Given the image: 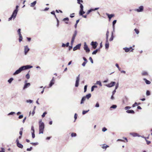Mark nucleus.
I'll return each instance as SVG.
<instances>
[{
  "label": "nucleus",
  "instance_id": "c85d7f7f",
  "mask_svg": "<svg viewBox=\"0 0 152 152\" xmlns=\"http://www.w3.org/2000/svg\"><path fill=\"white\" fill-rule=\"evenodd\" d=\"M91 96V94H87L86 96V98H87L88 99Z\"/></svg>",
  "mask_w": 152,
  "mask_h": 152
},
{
  "label": "nucleus",
  "instance_id": "a18cd8bd",
  "mask_svg": "<svg viewBox=\"0 0 152 152\" xmlns=\"http://www.w3.org/2000/svg\"><path fill=\"white\" fill-rule=\"evenodd\" d=\"M131 108V107L129 106H126L125 107L124 109L125 110H127L128 109H130Z\"/></svg>",
  "mask_w": 152,
  "mask_h": 152
},
{
  "label": "nucleus",
  "instance_id": "8fccbe9b",
  "mask_svg": "<svg viewBox=\"0 0 152 152\" xmlns=\"http://www.w3.org/2000/svg\"><path fill=\"white\" fill-rule=\"evenodd\" d=\"M146 94L147 96H149V95H150V92L148 91H146Z\"/></svg>",
  "mask_w": 152,
  "mask_h": 152
},
{
  "label": "nucleus",
  "instance_id": "f704fd0d",
  "mask_svg": "<svg viewBox=\"0 0 152 152\" xmlns=\"http://www.w3.org/2000/svg\"><path fill=\"white\" fill-rule=\"evenodd\" d=\"M13 80V78L12 77L10 78L8 81V82L9 83H11L12 81Z\"/></svg>",
  "mask_w": 152,
  "mask_h": 152
},
{
  "label": "nucleus",
  "instance_id": "7c9ffc66",
  "mask_svg": "<svg viewBox=\"0 0 152 152\" xmlns=\"http://www.w3.org/2000/svg\"><path fill=\"white\" fill-rule=\"evenodd\" d=\"M113 34L112 33V34L111 37L109 39V41H112L113 40Z\"/></svg>",
  "mask_w": 152,
  "mask_h": 152
},
{
  "label": "nucleus",
  "instance_id": "393cba45",
  "mask_svg": "<svg viewBox=\"0 0 152 152\" xmlns=\"http://www.w3.org/2000/svg\"><path fill=\"white\" fill-rule=\"evenodd\" d=\"M36 1H34L31 4V7H34L36 4Z\"/></svg>",
  "mask_w": 152,
  "mask_h": 152
},
{
  "label": "nucleus",
  "instance_id": "6e6552de",
  "mask_svg": "<svg viewBox=\"0 0 152 152\" xmlns=\"http://www.w3.org/2000/svg\"><path fill=\"white\" fill-rule=\"evenodd\" d=\"M115 82H112L106 85V86L108 87H111L115 85Z\"/></svg>",
  "mask_w": 152,
  "mask_h": 152
},
{
  "label": "nucleus",
  "instance_id": "4d7b16f0",
  "mask_svg": "<svg viewBox=\"0 0 152 152\" xmlns=\"http://www.w3.org/2000/svg\"><path fill=\"white\" fill-rule=\"evenodd\" d=\"M89 59L91 61V63H93V60L92 58L91 57H89Z\"/></svg>",
  "mask_w": 152,
  "mask_h": 152
},
{
  "label": "nucleus",
  "instance_id": "bb28decb",
  "mask_svg": "<svg viewBox=\"0 0 152 152\" xmlns=\"http://www.w3.org/2000/svg\"><path fill=\"white\" fill-rule=\"evenodd\" d=\"M109 146L106 144H104L103 146H102V148L103 149H106L107 147H108Z\"/></svg>",
  "mask_w": 152,
  "mask_h": 152
},
{
  "label": "nucleus",
  "instance_id": "864d4df0",
  "mask_svg": "<svg viewBox=\"0 0 152 152\" xmlns=\"http://www.w3.org/2000/svg\"><path fill=\"white\" fill-rule=\"evenodd\" d=\"M137 105V103L136 102H135V103L132 105V107H134L136 105Z\"/></svg>",
  "mask_w": 152,
  "mask_h": 152
},
{
  "label": "nucleus",
  "instance_id": "58836bf2",
  "mask_svg": "<svg viewBox=\"0 0 152 152\" xmlns=\"http://www.w3.org/2000/svg\"><path fill=\"white\" fill-rule=\"evenodd\" d=\"M98 51V49H96V50H94L92 53V54H93V55L95 54Z\"/></svg>",
  "mask_w": 152,
  "mask_h": 152
},
{
  "label": "nucleus",
  "instance_id": "6e6d98bb",
  "mask_svg": "<svg viewBox=\"0 0 152 152\" xmlns=\"http://www.w3.org/2000/svg\"><path fill=\"white\" fill-rule=\"evenodd\" d=\"M32 149V147H31L30 148H28L27 149V151H31Z\"/></svg>",
  "mask_w": 152,
  "mask_h": 152
},
{
  "label": "nucleus",
  "instance_id": "c756f323",
  "mask_svg": "<svg viewBox=\"0 0 152 152\" xmlns=\"http://www.w3.org/2000/svg\"><path fill=\"white\" fill-rule=\"evenodd\" d=\"M19 35V41L20 42L22 40L23 37L21 34Z\"/></svg>",
  "mask_w": 152,
  "mask_h": 152
},
{
  "label": "nucleus",
  "instance_id": "5701e85b",
  "mask_svg": "<svg viewBox=\"0 0 152 152\" xmlns=\"http://www.w3.org/2000/svg\"><path fill=\"white\" fill-rule=\"evenodd\" d=\"M86 99V97L85 96L83 97L81 101L80 104H82L84 103V101Z\"/></svg>",
  "mask_w": 152,
  "mask_h": 152
},
{
  "label": "nucleus",
  "instance_id": "5fc2aeb1",
  "mask_svg": "<svg viewBox=\"0 0 152 152\" xmlns=\"http://www.w3.org/2000/svg\"><path fill=\"white\" fill-rule=\"evenodd\" d=\"M77 3L79 4H80V2H83V1L82 0H77Z\"/></svg>",
  "mask_w": 152,
  "mask_h": 152
},
{
  "label": "nucleus",
  "instance_id": "dca6fc26",
  "mask_svg": "<svg viewBox=\"0 0 152 152\" xmlns=\"http://www.w3.org/2000/svg\"><path fill=\"white\" fill-rule=\"evenodd\" d=\"M99 8H95V9H91L89 10H88L87 12H86V14L87 15H88L90 13V12H91L93 11H95V10H98V9H99Z\"/></svg>",
  "mask_w": 152,
  "mask_h": 152
},
{
  "label": "nucleus",
  "instance_id": "37998d69",
  "mask_svg": "<svg viewBox=\"0 0 152 152\" xmlns=\"http://www.w3.org/2000/svg\"><path fill=\"white\" fill-rule=\"evenodd\" d=\"M20 30H21V29L20 28L18 29V33L19 35L21 34Z\"/></svg>",
  "mask_w": 152,
  "mask_h": 152
},
{
  "label": "nucleus",
  "instance_id": "ddd939ff",
  "mask_svg": "<svg viewBox=\"0 0 152 152\" xmlns=\"http://www.w3.org/2000/svg\"><path fill=\"white\" fill-rule=\"evenodd\" d=\"M29 50V49L27 46H26L24 47V52L25 55H26Z\"/></svg>",
  "mask_w": 152,
  "mask_h": 152
},
{
  "label": "nucleus",
  "instance_id": "b1692460",
  "mask_svg": "<svg viewBox=\"0 0 152 152\" xmlns=\"http://www.w3.org/2000/svg\"><path fill=\"white\" fill-rule=\"evenodd\" d=\"M17 146L19 148H22L23 147V146L20 143H19L17 144Z\"/></svg>",
  "mask_w": 152,
  "mask_h": 152
},
{
  "label": "nucleus",
  "instance_id": "e433bc0d",
  "mask_svg": "<svg viewBox=\"0 0 152 152\" xmlns=\"http://www.w3.org/2000/svg\"><path fill=\"white\" fill-rule=\"evenodd\" d=\"M134 31H135V32H136V33L137 34H138L139 33V30H138V29H137V28H135L134 30Z\"/></svg>",
  "mask_w": 152,
  "mask_h": 152
},
{
  "label": "nucleus",
  "instance_id": "69168bd1",
  "mask_svg": "<svg viewBox=\"0 0 152 152\" xmlns=\"http://www.w3.org/2000/svg\"><path fill=\"white\" fill-rule=\"evenodd\" d=\"M87 62H83L82 64V65L83 66H85V65L87 63Z\"/></svg>",
  "mask_w": 152,
  "mask_h": 152
},
{
  "label": "nucleus",
  "instance_id": "9b49d317",
  "mask_svg": "<svg viewBox=\"0 0 152 152\" xmlns=\"http://www.w3.org/2000/svg\"><path fill=\"white\" fill-rule=\"evenodd\" d=\"M85 13V12L83 11V10H82V11H81V10H80V12H79L80 15H82L83 17L86 18L87 17V15H83Z\"/></svg>",
  "mask_w": 152,
  "mask_h": 152
},
{
  "label": "nucleus",
  "instance_id": "f03ea898",
  "mask_svg": "<svg viewBox=\"0 0 152 152\" xmlns=\"http://www.w3.org/2000/svg\"><path fill=\"white\" fill-rule=\"evenodd\" d=\"M19 7L18 5L16 6L15 9L11 17L9 18V21L11 20L12 18L14 19L15 18L18 10V8Z\"/></svg>",
  "mask_w": 152,
  "mask_h": 152
},
{
  "label": "nucleus",
  "instance_id": "4468645a",
  "mask_svg": "<svg viewBox=\"0 0 152 152\" xmlns=\"http://www.w3.org/2000/svg\"><path fill=\"white\" fill-rule=\"evenodd\" d=\"M55 79L54 77H53L52 80L50 82L49 84V87H51L54 83Z\"/></svg>",
  "mask_w": 152,
  "mask_h": 152
},
{
  "label": "nucleus",
  "instance_id": "e2e57ef3",
  "mask_svg": "<svg viewBox=\"0 0 152 152\" xmlns=\"http://www.w3.org/2000/svg\"><path fill=\"white\" fill-rule=\"evenodd\" d=\"M116 66L118 68L119 70H120V68L119 66V65L118 64H115Z\"/></svg>",
  "mask_w": 152,
  "mask_h": 152
},
{
  "label": "nucleus",
  "instance_id": "79ce46f5",
  "mask_svg": "<svg viewBox=\"0 0 152 152\" xmlns=\"http://www.w3.org/2000/svg\"><path fill=\"white\" fill-rule=\"evenodd\" d=\"M88 111H89V110H87V111H85V110L83 111V112H82L83 114V115L87 113L88 112Z\"/></svg>",
  "mask_w": 152,
  "mask_h": 152
},
{
  "label": "nucleus",
  "instance_id": "7ed1b4c3",
  "mask_svg": "<svg viewBox=\"0 0 152 152\" xmlns=\"http://www.w3.org/2000/svg\"><path fill=\"white\" fill-rule=\"evenodd\" d=\"M39 134H43V133L44 124V123L42 122V120H41L39 122Z\"/></svg>",
  "mask_w": 152,
  "mask_h": 152
},
{
  "label": "nucleus",
  "instance_id": "4c0bfd02",
  "mask_svg": "<svg viewBox=\"0 0 152 152\" xmlns=\"http://www.w3.org/2000/svg\"><path fill=\"white\" fill-rule=\"evenodd\" d=\"M30 144L31 145H38V142H35V143H34V142H31L30 143Z\"/></svg>",
  "mask_w": 152,
  "mask_h": 152
},
{
  "label": "nucleus",
  "instance_id": "c9c22d12",
  "mask_svg": "<svg viewBox=\"0 0 152 152\" xmlns=\"http://www.w3.org/2000/svg\"><path fill=\"white\" fill-rule=\"evenodd\" d=\"M77 135V134L76 133H71V136L72 137H75Z\"/></svg>",
  "mask_w": 152,
  "mask_h": 152
},
{
  "label": "nucleus",
  "instance_id": "cd10ccee",
  "mask_svg": "<svg viewBox=\"0 0 152 152\" xmlns=\"http://www.w3.org/2000/svg\"><path fill=\"white\" fill-rule=\"evenodd\" d=\"M109 34V31L108 30L106 33V40H108V36Z\"/></svg>",
  "mask_w": 152,
  "mask_h": 152
},
{
  "label": "nucleus",
  "instance_id": "20e7f679",
  "mask_svg": "<svg viewBox=\"0 0 152 152\" xmlns=\"http://www.w3.org/2000/svg\"><path fill=\"white\" fill-rule=\"evenodd\" d=\"M77 31H75L74 32V34L73 35V36L71 41V44L72 45L73 44V43L75 37L77 34Z\"/></svg>",
  "mask_w": 152,
  "mask_h": 152
},
{
  "label": "nucleus",
  "instance_id": "72a5a7b5",
  "mask_svg": "<svg viewBox=\"0 0 152 152\" xmlns=\"http://www.w3.org/2000/svg\"><path fill=\"white\" fill-rule=\"evenodd\" d=\"M23 128H22L20 129L19 134L21 136H22L23 133Z\"/></svg>",
  "mask_w": 152,
  "mask_h": 152
},
{
  "label": "nucleus",
  "instance_id": "de8ad7c7",
  "mask_svg": "<svg viewBox=\"0 0 152 152\" xmlns=\"http://www.w3.org/2000/svg\"><path fill=\"white\" fill-rule=\"evenodd\" d=\"M47 113L46 112H45L44 113H43V114L42 115V117H43V118L45 116V115H46L47 114Z\"/></svg>",
  "mask_w": 152,
  "mask_h": 152
},
{
  "label": "nucleus",
  "instance_id": "774afa93",
  "mask_svg": "<svg viewBox=\"0 0 152 152\" xmlns=\"http://www.w3.org/2000/svg\"><path fill=\"white\" fill-rule=\"evenodd\" d=\"M0 152H5L4 149L3 148H1V150L0 151Z\"/></svg>",
  "mask_w": 152,
  "mask_h": 152
},
{
  "label": "nucleus",
  "instance_id": "680f3d73",
  "mask_svg": "<svg viewBox=\"0 0 152 152\" xmlns=\"http://www.w3.org/2000/svg\"><path fill=\"white\" fill-rule=\"evenodd\" d=\"M51 14L54 15H55V17L56 18V15L55 14V12L54 11H53L51 12Z\"/></svg>",
  "mask_w": 152,
  "mask_h": 152
},
{
  "label": "nucleus",
  "instance_id": "9d476101",
  "mask_svg": "<svg viewBox=\"0 0 152 152\" xmlns=\"http://www.w3.org/2000/svg\"><path fill=\"white\" fill-rule=\"evenodd\" d=\"M124 49L126 52H128L130 51H133L134 50V49H132V47H130L129 48H124Z\"/></svg>",
  "mask_w": 152,
  "mask_h": 152
},
{
  "label": "nucleus",
  "instance_id": "c03bdc74",
  "mask_svg": "<svg viewBox=\"0 0 152 152\" xmlns=\"http://www.w3.org/2000/svg\"><path fill=\"white\" fill-rule=\"evenodd\" d=\"M26 78L28 79H29L30 78V75L28 73L26 75Z\"/></svg>",
  "mask_w": 152,
  "mask_h": 152
},
{
  "label": "nucleus",
  "instance_id": "09e8293b",
  "mask_svg": "<svg viewBox=\"0 0 152 152\" xmlns=\"http://www.w3.org/2000/svg\"><path fill=\"white\" fill-rule=\"evenodd\" d=\"M116 20H114L113 22V27L114 26V25H115V24L116 23Z\"/></svg>",
  "mask_w": 152,
  "mask_h": 152
},
{
  "label": "nucleus",
  "instance_id": "13d9d810",
  "mask_svg": "<svg viewBox=\"0 0 152 152\" xmlns=\"http://www.w3.org/2000/svg\"><path fill=\"white\" fill-rule=\"evenodd\" d=\"M107 130V129L105 127H104L102 129V131L103 132H104Z\"/></svg>",
  "mask_w": 152,
  "mask_h": 152
},
{
  "label": "nucleus",
  "instance_id": "603ef678",
  "mask_svg": "<svg viewBox=\"0 0 152 152\" xmlns=\"http://www.w3.org/2000/svg\"><path fill=\"white\" fill-rule=\"evenodd\" d=\"M87 88V85L85 86H84V92H85L86 91Z\"/></svg>",
  "mask_w": 152,
  "mask_h": 152
},
{
  "label": "nucleus",
  "instance_id": "2eb2a0df",
  "mask_svg": "<svg viewBox=\"0 0 152 152\" xmlns=\"http://www.w3.org/2000/svg\"><path fill=\"white\" fill-rule=\"evenodd\" d=\"M106 15L108 16L110 21V19L112 18L115 16V15L114 14H109L108 13H106Z\"/></svg>",
  "mask_w": 152,
  "mask_h": 152
},
{
  "label": "nucleus",
  "instance_id": "412c9836",
  "mask_svg": "<svg viewBox=\"0 0 152 152\" xmlns=\"http://www.w3.org/2000/svg\"><path fill=\"white\" fill-rule=\"evenodd\" d=\"M30 83H26L25 85L24 86L23 88V89H24L25 88H27L29 86H30Z\"/></svg>",
  "mask_w": 152,
  "mask_h": 152
},
{
  "label": "nucleus",
  "instance_id": "f8f14e48",
  "mask_svg": "<svg viewBox=\"0 0 152 152\" xmlns=\"http://www.w3.org/2000/svg\"><path fill=\"white\" fill-rule=\"evenodd\" d=\"M81 46L80 44H78L76 46L74 47L73 49V50L74 51H75L77 49H80V47Z\"/></svg>",
  "mask_w": 152,
  "mask_h": 152
},
{
  "label": "nucleus",
  "instance_id": "39448f33",
  "mask_svg": "<svg viewBox=\"0 0 152 152\" xmlns=\"http://www.w3.org/2000/svg\"><path fill=\"white\" fill-rule=\"evenodd\" d=\"M91 45L92 46L93 48L94 49H95L96 48L98 44L96 42H94L92 41L91 43Z\"/></svg>",
  "mask_w": 152,
  "mask_h": 152
},
{
  "label": "nucleus",
  "instance_id": "f3484780",
  "mask_svg": "<svg viewBox=\"0 0 152 152\" xmlns=\"http://www.w3.org/2000/svg\"><path fill=\"white\" fill-rule=\"evenodd\" d=\"M99 8H95V9H91L89 10H88L87 12H86V14L87 15H88L90 13V12H91L93 11H95V10H98V9H99Z\"/></svg>",
  "mask_w": 152,
  "mask_h": 152
},
{
  "label": "nucleus",
  "instance_id": "423d86ee",
  "mask_svg": "<svg viewBox=\"0 0 152 152\" xmlns=\"http://www.w3.org/2000/svg\"><path fill=\"white\" fill-rule=\"evenodd\" d=\"M80 80V75H79L76 77V81L75 84L76 87H78L79 85V81Z\"/></svg>",
  "mask_w": 152,
  "mask_h": 152
},
{
  "label": "nucleus",
  "instance_id": "6ab92c4d",
  "mask_svg": "<svg viewBox=\"0 0 152 152\" xmlns=\"http://www.w3.org/2000/svg\"><path fill=\"white\" fill-rule=\"evenodd\" d=\"M69 18H64L63 20V21H64L66 24H68L69 21Z\"/></svg>",
  "mask_w": 152,
  "mask_h": 152
},
{
  "label": "nucleus",
  "instance_id": "f257e3e1",
  "mask_svg": "<svg viewBox=\"0 0 152 152\" xmlns=\"http://www.w3.org/2000/svg\"><path fill=\"white\" fill-rule=\"evenodd\" d=\"M32 67V66L30 65H26L20 67L18 70H17L13 74L14 75H15L20 73L21 71L26 70Z\"/></svg>",
  "mask_w": 152,
  "mask_h": 152
},
{
  "label": "nucleus",
  "instance_id": "052dcab7",
  "mask_svg": "<svg viewBox=\"0 0 152 152\" xmlns=\"http://www.w3.org/2000/svg\"><path fill=\"white\" fill-rule=\"evenodd\" d=\"M77 115L76 114V113H75V115H74V118H75V121L77 119Z\"/></svg>",
  "mask_w": 152,
  "mask_h": 152
},
{
  "label": "nucleus",
  "instance_id": "0e129e2a",
  "mask_svg": "<svg viewBox=\"0 0 152 152\" xmlns=\"http://www.w3.org/2000/svg\"><path fill=\"white\" fill-rule=\"evenodd\" d=\"M99 104L98 102H97L96 103L95 107H99Z\"/></svg>",
  "mask_w": 152,
  "mask_h": 152
},
{
  "label": "nucleus",
  "instance_id": "bf43d9fd",
  "mask_svg": "<svg viewBox=\"0 0 152 152\" xmlns=\"http://www.w3.org/2000/svg\"><path fill=\"white\" fill-rule=\"evenodd\" d=\"M31 130L32 131V132H34V129L33 126H32L31 127Z\"/></svg>",
  "mask_w": 152,
  "mask_h": 152
},
{
  "label": "nucleus",
  "instance_id": "1a4fd4ad",
  "mask_svg": "<svg viewBox=\"0 0 152 152\" xmlns=\"http://www.w3.org/2000/svg\"><path fill=\"white\" fill-rule=\"evenodd\" d=\"M134 10L138 12H142L143 10V7L142 6H140L139 8L135 9Z\"/></svg>",
  "mask_w": 152,
  "mask_h": 152
},
{
  "label": "nucleus",
  "instance_id": "aec40b11",
  "mask_svg": "<svg viewBox=\"0 0 152 152\" xmlns=\"http://www.w3.org/2000/svg\"><path fill=\"white\" fill-rule=\"evenodd\" d=\"M126 113H131V114H134L135 112L134 111L132 110H128L126 111Z\"/></svg>",
  "mask_w": 152,
  "mask_h": 152
},
{
  "label": "nucleus",
  "instance_id": "3c124183",
  "mask_svg": "<svg viewBox=\"0 0 152 152\" xmlns=\"http://www.w3.org/2000/svg\"><path fill=\"white\" fill-rule=\"evenodd\" d=\"M32 137L33 138H34L35 137V135L34 134V132H32Z\"/></svg>",
  "mask_w": 152,
  "mask_h": 152
},
{
  "label": "nucleus",
  "instance_id": "338daca9",
  "mask_svg": "<svg viewBox=\"0 0 152 152\" xmlns=\"http://www.w3.org/2000/svg\"><path fill=\"white\" fill-rule=\"evenodd\" d=\"M27 102H30V103H31L32 102V101L31 100H27Z\"/></svg>",
  "mask_w": 152,
  "mask_h": 152
},
{
  "label": "nucleus",
  "instance_id": "a211bd4d",
  "mask_svg": "<svg viewBox=\"0 0 152 152\" xmlns=\"http://www.w3.org/2000/svg\"><path fill=\"white\" fill-rule=\"evenodd\" d=\"M105 45L106 49L108 48L109 47V43L108 42V40H106Z\"/></svg>",
  "mask_w": 152,
  "mask_h": 152
},
{
  "label": "nucleus",
  "instance_id": "4be33fe9",
  "mask_svg": "<svg viewBox=\"0 0 152 152\" xmlns=\"http://www.w3.org/2000/svg\"><path fill=\"white\" fill-rule=\"evenodd\" d=\"M143 80L145 81V83L147 84H149L151 83V82L148 80L146 78H144Z\"/></svg>",
  "mask_w": 152,
  "mask_h": 152
},
{
  "label": "nucleus",
  "instance_id": "49530a36",
  "mask_svg": "<svg viewBox=\"0 0 152 152\" xmlns=\"http://www.w3.org/2000/svg\"><path fill=\"white\" fill-rule=\"evenodd\" d=\"M116 107H117V106L116 105H113L110 107V108H113L114 109H115V108H116Z\"/></svg>",
  "mask_w": 152,
  "mask_h": 152
},
{
  "label": "nucleus",
  "instance_id": "a878e982",
  "mask_svg": "<svg viewBox=\"0 0 152 152\" xmlns=\"http://www.w3.org/2000/svg\"><path fill=\"white\" fill-rule=\"evenodd\" d=\"M142 75L143 76L147 75H148V73L146 72L143 71L142 73Z\"/></svg>",
  "mask_w": 152,
  "mask_h": 152
},
{
  "label": "nucleus",
  "instance_id": "473e14b6",
  "mask_svg": "<svg viewBox=\"0 0 152 152\" xmlns=\"http://www.w3.org/2000/svg\"><path fill=\"white\" fill-rule=\"evenodd\" d=\"M96 84L99 85L100 86H102L101 83L100 81H97L96 83Z\"/></svg>",
  "mask_w": 152,
  "mask_h": 152
},
{
  "label": "nucleus",
  "instance_id": "ea45409f",
  "mask_svg": "<svg viewBox=\"0 0 152 152\" xmlns=\"http://www.w3.org/2000/svg\"><path fill=\"white\" fill-rule=\"evenodd\" d=\"M35 108H36V106H34V110L32 111V116H33L34 115V113H35Z\"/></svg>",
  "mask_w": 152,
  "mask_h": 152
},
{
  "label": "nucleus",
  "instance_id": "a19ab883",
  "mask_svg": "<svg viewBox=\"0 0 152 152\" xmlns=\"http://www.w3.org/2000/svg\"><path fill=\"white\" fill-rule=\"evenodd\" d=\"M80 4V10H81V11H82V10H83V7L82 4Z\"/></svg>",
  "mask_w": 152,
  "mask_h": 152
},
{
  "label": "nucleus",
  "instance_id": "0eeeda50",
  "mask_svg": "<svg viewBox=\"0 0 152 152\" xmlns=\"http://www.w3.org/2000/svg\"><path fill=\"white\" fill-rule=\"evenodd\" d=\"M84 48L85 50H86V52L87 53H89L90 51L87 45L86 44V43H85L84 45Z\"/></svg>",
  "mask_w": 152,
  "mask_h": 152
},
{
  "label": "nucleus",
  "instance_id": "2f4dec72",
  "mask_svg": "<svg viewBox=\"0 0 152 152\" xmlns=\"http://www.w3.org/2000/svg\"><path fill=\"white\" fill-rule=\"evenodd\" d=\"M145 139V140H146V142H147V144H148V145H149V144H150L151 143V141H148V140H147L146 139V137H143Z\"/></svg>",
  "mask_w": 152,
  "mask_h": 152
}]
</instances>
